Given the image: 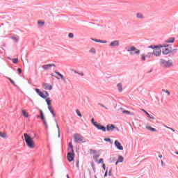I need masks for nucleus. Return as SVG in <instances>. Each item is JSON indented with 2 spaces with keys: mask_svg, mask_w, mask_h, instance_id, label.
Segmentation results:
<instances>
[{
  "mask_svg": "<svg viewBox=\"0 0 178 178\" xmlns=\"http://www.w3.org/2000/svg\"><path fill=\"white\" fill-rule=\"evenodd\" d=\"M24 137L25 143H26V145L29 147V148H34V140H33V138H31L27 134H24Z\"/></svg>",
  "mask_w": 178,
  "mask_h": 178,
  "instance_id": "obj_1",
  "label": "nucleus"
},
{
  "mask_svg": "<svg viewBox=\"0 0 178 178\" xmlns=\"http://www.w3.org/2000/svg\"><path fill=\"white\" fill-rule=\"evenodd\" d=\"M160 65L163 67H170V66H172L173 65V61H172V60L166 61V60H163V58H161L160 59Z\"/></svg>",
  "mask_w": 178,
  "mask_h": 178,
  "instance_id": "obj_2",
  "label": "nucleus"
},
{
  "mask_svg": "<svg viewBox=\"0 0 178 178\" xmlns=\"http://www.w3.org/2000/svg\"><path fill=\"white\" fill-rule=\"evenodd\" d=\"M74 138L76 143H86V139H84V137L81 136V135L79 134H74Z\"/></svg>",
  "mask_w": 178,
  "mask_h": 178,
  "instance_id": "obj_3",
  "label": "nucleus"
},
{
  "mask_svg": "<svg viewBox=\"0 0 178 178\" xmlns=\"http://www.w3.org/2000/svg\"><path fill=\"white\" fill-rule=\"evenodd\" d=\"M67 159L70 162H73V161H74V151L68 152V153L67 154Z\"/></svg>",
  "mask_w": 178,
  "mask_h": 178,
  "instance_id": "obj_4",
  "label": "nucleus"
},
{
  "mask_svg": "<svg viewBox=\"0 0 178 178\" xmlns=\"http://www.w3.org/2000/svg\"><path fill=\"white\" fill-rule=\"evenodd\" d=\"M162 54V50H161V47H159V45L156 46V48L153 50V55L154 56H161V54Z\"/></svg>",
  "mask_w": 178,
  "mask_h": 178,
  "instance_id": "obj_5",
  "label": "nucleus"
},
{
  "mask_svg": "<svg viewBox=\"0 0 178 178\" xmlns=\"http://www.w3.org/2000/svg\"><path fill=\"white\" fill-rule=\"evenodd\" d=\"M114 145H115V147L117 149H119L120 151H123V145H122V143L119 142V140H116L114 142Z\"/></svg>",
  "mask_w": 178,
  "mask_h": 178,
  "instance_id": "obj_6",
  "label": "nucleus"
},
{
  "mask_svg": "<svg viewBox=\"0 0 178 178\" xmlns=\"http://www.w3.org/2000/svg\"><path fill=\"white\" fill-rule=\"evenodd\" d=\"M35 91H36L37 94L40 97H41V98H42L43 99H47V96H45V95L44 94V92H41V90H40V89L35 88Z\"/></svg>",
  "mask_w": 178,
  "mask_h": 178,
  "instance_id": "obj_7",
  "label": "nucleus"
},
{
  "mask_svg": "<svg viewBox=\"0 0 178 178\" xmlns=\"http://www.w3.org/2000/svg\"><path fill=\"white\" fill-rule=\"evenodd\" d=\"M172 52V47L170 48H165L162 50L163 55H169Z\"/></svg>",
  "mask_w": 178,
  "mask_h": 178,
  "instance_id": "obj_8",
  "label": "nucleus"
},
{
  "mask_svg": "<svg viewBox=\"0 0 178 178\" xmlns=\"http://www.w3.org/2000/svg\"><path fill=\"white\" fill-rule=\"evenodd\" d=\"M95 127H96V129H97V130H102V131H104V133H105V131H106V127H105V126H104L99 123Z\"/></svg>",
  "mask_w": 178,
  "mask_h": 178,
  "instance_id": "obj_9",
  "label": "nucleus"
},
{
  "mask_svg": "<svg viewBox=\"0 0 178 178\" xmlns=\"http://www.w3.org/2000/svg\"><path fill=\"white\" fill-rule=\"evenodd\" d=\"M106 129L107 131H113V130H115V125L112 124H108L106 125Z\"/></svg>",
  "mask_w": 178,
  "mask_h": 178,
  "instance_id": "obj_10",
  "label": "nucleus"
},
{
  "mask_svg": "<svg viewBox=\"0 0 178 178\" xmlns=\"http://www.w3.org/2000/svg\"><path fill=\"white\" fill-rule=\"evenodd\" d=\"M53 66L55 67L56 65H55V64H47V65H43L42 67V69H44V70H48L49 67H52Z\"/></svg>",
  "mask_w": 178,
  "mask_h": 178,
  "instance_id": "obj_11",
  "label": "nucleus"
},
{
  "mask_svg": "<svg viewBox=\"0 0 178 178\" xmlns=\"http://www.w3.org/2000/svg\"><path fill=\"white\" fill-rule=\"evenodd\" d=\"M40 115H37V119H41V120H45V115H44L42 110H40Z\"/></svg>",
  "mask_w": 178,
  "mask_h": 178,
  "instance_id": "obj_12",
  "label": "nucleus"
},
{
  "mask_svg": "<svg viewBox=\"0 0 178 178\" xmlns=\"http://www.w3.org/2000/svg\"><path fill=\"white\" fill-rule=\"evenodd\" d=\"M109 47H119V40H114L111 42L109 44Z\"/></svg>",
  "mask_w": 178,
  "mask_h": 178,
  "instance_id": "obj_13",
  "label": "nucleus"
},
{
  "mask_svg": "<svg viewBox=\"0 0 178 178\" xmlns=\"http://www.w3.org/2000/svg\"><path fill=\"white\" fill-rule=\"evenodd\" d=\"M90 40H92V41H95V42H100L101 44H106V42H108L106 40H101L98 39H94L92 38H91Z\"/></svg>",
  "mask_w": 178,
  "mask_h": 178,
  "instance_id": "obj_14",
  "label": "nucleus"
},
{
  "mask_svg": "<svg viewBox=\"0 0 178 178\" xmlns=\"http://www.w3.org/2000/svg\"><path fill=\"white\" fill-rule=\"evenodd\" d=\"M43 88L44 90H52V86L46 83H43Z\"/></svg>",
  "mask_w": 178,
  "mask_h": 178,
  "instance_id": "obj_15",
  "label": "nucleus"
},
{
  "mask_svg": "<svg viewBox=\"0 0 178 178\" xmlns=\"http://www.w3.org/2000/svg\"><path fill=\"white\" fill-rule=\"evenodd\" d=\"M125 49L127 51V52H131L136 51V48L134 46H131L130 47H125Z\"/></svg>",
  "mask_w": 178,
  "mask_h": 178,
  "instance_id": "obj_16",
  "label": "nucleus"
},
{
  "mask_svg": "<svg viewBox=\"0 0 178 178\" xmlns=\"http://www.w3.org/2000/svg\"><path fill=\"white\" fill-rule=\"evenodd\" d=\"M143 112H144V113H145L146 116H147V118H149V119H152V120H154L155 118H154V116L149 115L148 113V112H147L145 110L142 109Z\"/></svg>",
  "mask_w": 178,
  "mask_h": 178,
  "instance_id": "obj_17",
  "label": "nucleus"
},
{
  "mask_svg": "<svg viewBox=\"0 0 178 178\" xmlns=\"http://www.w3.org/2000/svg\"><path fill=\"white\" fill-rule=\"evenodd\" d=\"M175 38H170L165 40V42H167L168 44H173V42H175Z\"/></svg>",
  "mask_w": 178,
  "mask_h": 178,
  "instance_id": "obj_18",
  "label": "nucleus"
},
{
  "mask_svg": "<svg viewBox=\"0 0 178 178\" xmlns=\"http://www.w3.org/2000/svg\"><path fill=\"white\" fill-rule=\"evenodd\" d=\"M120 111L121 112H122V113L125 114V115H131V113L129 111L127 110H123V108H120Z\"/></svg>",
  "mask_w": 178,
  "mask_h": 178,
  "instance_id": "obj_19",
  "label": "nucleus"
},
{
  "mask_svg": "<svg viewBox=\"0 0 178 178\" xmlns=\"http://www.w3.org/2000/svg\"><path fill=\"white\" fill-rule=\"evenodd\" d=\"M117 87L118 88V91L120 92H122V91H123V85L122 84V83H120L117 85Z\"/></svg>",
  "mask_w": 178,
  "mask_h": 178,
  "instance_id": "obj_20",
  "label": "nucleus"
},
{
  "mask_svg": "<svg viewBox=\"0 0 178 178\" xmlns=\"http://www.w3.org/2000/svg\"><path fill=\"white\" fill-rule=\"evenodd\" d=\"M146 129L147 130H149L150 131H153V132H156L157 131L156 129L152 128V127H151V126L146 127Z\"/></svg>",
  "mask_w": 178,
  "mask_h": 178,
  "instance_id": "obj_21",
  "label": "nucleus"
},
{
  "mask_svg": "<svg viewBox=\"0 0 178 178\" xmlns=\"http://www.w3.org/2000/svg\"><path fill=\"white\" fill-rule=\"evenodd\" d=\"M136 17L138 19H144V15H143V13H138L136 14Z\"/></svg>",
  "mask_w": 178,
  "mask_h": 178,
  "instance_id": "obj_22",
  "label": "nucleus"
},
{
  "mask_svg": "<svg viewBox=\"0 0 178 178\" xmlns=\"http://www.w3.org/2000/svg\"><path fill=\"white\" fill-rule=\"evenodd\" d=\"M46 102L48 105V107H50L51 106V104L52 102V101L51 100V98L48 97L46 99Z\"/></svg>",
  "mask_w": 178,
  "mask_h": 178,
  "instance_id": "obj_23",
  "label": "nucleus"
},
{
  "mask_svg": "<svg viewBox=\"0 0 178 178\" xmlns=\"http://www.w3.org/2000/svg\"><path fill=\"white\" fill-rule=\"evenodd\" d=\"M117 161L120 163H122V162H123V161H124V158H123L122 156H118V159Z\"/></svg>",
  "mask_w": 178,
  "mask_h": 178,
  "instance_id": "obj_24",
  "label": "nucleus"
},
{
  "mask_svg": "<svg viewBox=\"0 0 178 178\" xmlns=\"http://www.w3.org/2000/svg\"><path fill=\"white\" fill-rule=\"evenodd\" d=\"M159 48H168V47H169V44H168L167 43H164L163 44H159Z\"/></svg>",
  "mask_w": 178,
  "mask_h": 178,
  "instance_id": "obj_25",
  "label": "nucleus"
},
{
  "mask_svg": "<svg viewBox=\"0 0 178 178\" xmlns=\"http://www.w3.org/2000/svg\"><path fill=\"white\" fill-rule=\"evenodd\" d=\"M104 141L106 143H110V144H113V140H111V139L109 138H105Z\"/></svg>",
  "mask_w": 178,
  "mask_h": 178,
  "instance_id": "obj_26",
  "label": "nucleus"
},
{
  "mask_svg": "<svg viewBox=\"0 0 178 178\" xmlns=\"http://www.w3.org/2000/svg\"><path fill=\"white\" fill-rule=\"evenodd\" d=\"M22 113L23 116H24V118H29V114H27V112L26 111V110H22Z\"/></svg>",
  "mask_w": 178,
  "mask_h": 178,
  "instance_id": "obj_27",
  "label": "nucleus"
},
{
  "mask_svg": "<svg viewBox=\"0 0 178 178\" xmlns=\"http://www.w3.org/2000/svg\"><path fill=\"white\" fill-rule=\"evenodd\" d=\"M91 123L93 124V126H95V127H96L99 124L98 122H95V120L94 118L91 119Z\"/></svg>",
  "mask_w": 178,
  "mask_h": 178,
  "instance_id": "obj_28",
  "label": "nucleus"
},
{
  "mask_svg": "<svg viewBox=\"0 0 178 178\" xmlns=\"http://www.w3.org/2000/svg\"><path fill=\"white\" fill-rule=\"evenodd\" d=\"M68 145H69V147L70 149V151L72 152H73V151H74V149H73V143H72V142H70Z\"/></svg>",
  "mask_w": 178,
  "mask_h": 178,
  "instance_id": "obj_29",
  "label": "nucleus"
},
{
  "mask_svg": "<svg viewBox=\"0 0 178 178\" xmlns=\"http://www.w3.org/2000/svg\"><path fill=\"white\" fill-rule=\"evenodd\" d=\"M98 158H99V154H96L95 156H93V159L94 161H95V162H98Z\"/></svg>",
  "mask_w": 178,
  "mask_h": 178,
  "instance_id": "obj_30",
  "label": "nucleus"
},
{
  "mask_svg": "<svg viewBox=\"0 0 178 178\" xmlns=\"http://www.w3.org/2000/svg\"><path fill=\"white\" fill-rule=\"evenodd\" d=\"M0 137L2 138H6V134L3 132L0 131Z\"/></svg>",
  "mask_w": 178,
  "mask_h": 178,
  "instance_id": "obj_31",
  "label": "nucleus"
},
{
  "mask_svg": "<svg viewBox=\"0 0 178 178\" xmlns=\"http://www.w3.org/2000/svg\"><path fill=\"white\" fill-rule=\"evenodd\" d=\"M8 79L11 83V84H13V86H15V87H16V83H15V81H13V79H10L9 77L8 78Z\"/></svg>",
  "mask_w": 178,
  "mask_h": 178,
  "instance_id": "obj_32",
  "label": "nucleus"
},
{
  "mask_svg": "<svg viewBox=\"0 0 178 178\" xmlns=\"http://www.w3.org/2000/svg\"><path fill=\"white\" fill-rule=\"evenodd\" d=\"M176 52H177V49H172V47H171L170 54H172V55H175V54H176Z\"/></svg>",
  "mask_w": 178,
  "mask_h": 178,
  "instance_id": "obj_33",
  "label": "nucleus"
},
{
  "mask_svg": "<svg viewBox=\"0 0 178 178\" xmlns=\"http://www.w3.org/2000/svg\"><path fill=\"white\" fill-rule=\"evenodd\" d=\"M12 62H13V63H14V64H16V63H17V62H19V58H13L12 59Z\"/></svg>",
  "mask_w": 178,
  "mask_h": 178,
  "instance_id": "obj_34",
  "label": "nucleus"
},
{
  "mask_svg": "<svg viewBox=\"0 0 178 178\" xmlns=\"http://www.w3.org/2000/svg\"><path fill=\"white\" fill-rule=\"evenodd\" d=\"M153 55H154L153 52H149V53H147L146 56H147V58H151V56H152Z\"/></svg>",
  "mask_w": 178,
  "mask_h": 178,
  "instance_id": "obj_35",
  "label": "nucleus"
},
{
  "mask_svg": "<svg viewBox=\"0 0 178 178\" xmlns=\"http://www.w3.org/2000/svg\"><path fill=\"white\" fill-rule=\"evenodd\" d=\"M91 167H92V169L94 173H95L96 169H95V165H94L93 163H91Z\"/></svg>",
  "mask_w": 178,
  "mask_h": 178,
  "instance_id": "obj_36",
  "label": "nucleus"
},
{
  "mask_svg": "<svg viewBox=\"0 0 178 178\" xmlns=\"http://www.w3.org/2000/svg\"><path fill=\"white\" fill-rule=\"evenodd\" d=\"M140 49H136L134 51L135 55H140Z\"/></svg>",
  "mask_w": 178,
  "mask_h": 178,
  "instance_id": "obj_37",
  "label": "nucleus"
},
{
  "mask_svg": "<svg viewBox=\"0 0 178 178\" xmlns=\"http://www.w3.org/2000/svg\"><path fill=\"white\" fill-rule=\"evenodd\" d=\"M90 154H97V150H94L92 149H90Z\"/></svg>",
  "mask_w": 178,
  "mask_h": 178,
  "instance_id": "obj_38",
  "label": "nucleus"
},
{
  "mask_svg": "<svg viewBox=\"0 0 178 178\" xmlns=\"http://www.w3.org/2000/svg\"><path fill=\"white\" fill-rule=\"evenodd\" d=\"M76 115H78V116H79V118H81V113H80V111L79 110H76Z\"/></svg>",
  "mask_w": 178,
  "mask_h": 178,
  "instance_id": "obj_39",
  "label": "nucleus"
},
{
  "mask_svg": "<svg viewBox=\"0 0 178 178\" xmlns=\"http://www.w3.org/2000/svg\"><path fill=\"white\" fill-rule=\"evenodd\" d=\"M68 37L69 38H73L74 37V34H73V33H70L68 34Z\"/></svg>",
  "mask_w": 178,
  "mask_h": 178,
  "instance_id": "obj_40",
  "label": "nucleus"
},
{
  "mask_svg": "<svg viewBox=\"0 0 178 178\" xmlns=\"http://www.w3.org/2000/svg\"><path fill=\"white\" fill-rule=\"evenodd\" d=\"M11 38H12V40H13V41H15V42H17V41H19L17 38H16L15 36H11Z\"/></svg>",
  "mask_w": 178,
  "mask_h": 178,
  "instance_id": "obj_41",
  "label": "nucleus"
},
{
  "mask_svg": "<svg viewBox=\"0 0 178 178\" xmlns=\"http://www.w3.org/2000/svg\"><path fill=\"white\" fill-rule=\"evenodd\" d=\"M148 48H151L152 49L155 50V49H156V46H155V45H150V46L148 47Z\"/></svg>",
  "mask_w": 178,
  "mask_h": 178,
  "instance_id": "obj_42",
  "label": "nucleus"
},
{
  "mask_svg": "<svg viewBox=\"0 0 178 178\" xmlns=\"http://www.w3.org/2000/svg\"><path fill=\"white\" fill-rule=\"evenodd\" d=\"M89 52H90L91 54H95V48L90 49V50L89 51Z\"/></svg>",
  "mask_w": 178,
  "mask_h": 178,
  "instance_id": "obj_43",
  "label": "nucleus"
},
{
  "mask_svg": "<svg viewBox=\"0 0 178 178\" xmlns=\"http://www.w3.org/2000/svg\"><path fill=\"white\" fill-rule=\"evenodd\" d=\"M38 24H41V26H44V24H45V22L42 21H38Z\"/></svg>",
  "mask_w": 178,
  "mask_h": 178,
  "instance_id": "obj_44",
  "label": "nucleus"
},
{
  "mask_svg": "<svg viewBox=\"0 0 178 178\" xmlns=\"http://www.w3.org/2000/svg\"><path fill=\"white\" fill-rule=\"evenodd\" d=\"M43 92H44V94H45V95H45L46 99H47V97H49V93H48V92H47V91L44 90V91H43Z\"/></svg>",
  "mask_w": 178,
  "mask_h": 178,
  "instance_id": "obj_45",
  "label": "nucleus"
},
{
  "mask_svg": "<svg viewBox=\"0 0 178 178\" xmlns=\"http://www.w3.org/2000/svg\"><path fill=\"white\" fill-rule=\"evenodd\" d=\"M50 76H51V77H55L56 79H57V80H59V77L55 76L54 73L50 74Z\"/></svg>",
  "mask_w": 178,
  "mask_h": 178,
  "instance_id": "obj_46",
  "label": "nucleus"
},
{
  "mask_svg": "<svg viewBox=\"0 0 178 178\" xmlns=\"http://www.w3.org/2000/svg\"><path fill=\"white\" fill-rule=\"evenodd\" d=\"M141 59H142V60L145 61V59H146L145 54H142Z\"/></svg>",
  "mask_w": 178,
  "mask_h": 178,
  "instance_id": "obj_47",
  "label": "nucleus"
},
{
  "mask_svg": "<svg viewBox=\"0 0 178 178\" xmlns=\"http://www.w3.org/2000/svg\"><path fill=\"white\" fill-rule=\"evenodd\" d=\"M98 163H104V159H99V161H98Z\"/></svg>",
  "mask_w": 178,
  "mask_h": 178,
  "instance_id": "obj_48",
  "label": "nucleus"
},
{
  "mask_svg": "<svg viewBox=\"0 0 178 178\" xmlns=\"http://www.w3.org/2000/svg\"><path fill=\"white\" fill-rule=\"evenodd\" d=\"M48 109L51 113H54V110H52V108L51 106L48 107Z\"/></svg>",
  "mask_w": 178,
  "mask_h": 178,
  "instance_id": "obj_49",
  "label": "nucleus"
},
{
  "mask_svg": "<svg viewBox=\"0 0 178 178\" xmlns=\"http://www.w3.org/2000/svg\"><path fill=\"white\" fill-rule=\"evenodd\" d=\"M102 169H104V170H106V165H105V163H103V164H102Z\"/></svg>",
  "mask_w": 178,
  "mask_h": 178,
  "instance_id": "obj_50",
  "label": "nucleus"
},
{
  "mask_svg": "<svg viewBox=\"0 0 178 178\" xmlns=\"http://www.w3.org/2000/svg\"><path fill=\"white\" fill-rule=\"evenodd\" d=\"M56 123V127L58 129V131H59L60 129H59V125H58V121H56V119L54 120Z\"/></svg>",
  "mask_w": 178,
  "mask_h": 178,
  "instance_id": "obj_51",
  "label": "nucleus"
},
{
  "mask_svg": "<svg viewBox=\"0 0 178 178\" xmlns=\"http://www.w3.org/2000/svg\"><path fill=\"white\" fill-rule=\"evenodd\" d=\"M17 72H18V73H19V74H22V68H18L17 69Z\"/></svg>",
  "mask_w": 178,
  "mask_h": 178,
  "instance_id": "obj_52",
  "label": "nucleus"
},
{
  "mask_svg": "<svg viewBox=\"0 0 178 178\" xmlns=\"http://www.w3.org/2000/svg\"><path fill=\"white\" fill-rule=\"evenodd\" d=\"M99 105H100V106H102V108H104L105 109H108V108L105 107V106L101 103L99 104Z\"/></svg>",
  "mask_w": 178,
  "mask_h": 178,
  "instance_id": "obj_53",
  "label": "nucleus"
},
{
  "mask_svg": "<svg viewBox=\"0 0 178 178\" xmlns=\"http://www.w3.org/2000/svg\"><path fill=\"white\" fill-rule=\"evenodd\" d=\"M108 176H112V168L109 170Z\"/></svg>",
  "mask_w": 178,
  "mask_h": 178,
  "instance_id": "obj_54",
  "label": "nucleus"
},
{
  "mask_svg": "<svg viewBox=\"0 0 178 178\" xmlns=\"http://www.w3.org/2000/svg\"><path fill=\"white\" fill-rule=\"evenodd\" d=\"M43 122V124H44V126H47V124H48V123H47V120H42Z\"/></svg>",
  "mask_w": 178,
  "mask_h": 178,
  "instance_id": "obj_55",
  "label": "nucleus"
},
{
  "mask_svg": "<svg viewBox=\"0 0 178 178\" xmlns=\"http://www.w3.org/2000/svg\"><path fill=\"white\" fill-rule=\"evenodd\" d=\"M59 77H60L61 80H65V76H63V75H62V74H60L59 75Z\"/></svg>",
  "mask_w": 178,
  "mask_h": 178,
  "instance_id": "obj_56",
  "label": "nucleus"
},
{
  "mask_svg": "<svg viewBox=\"0 0 178 178\" xmlns=\"http://www.w3.org/2000/svg\"><path fill=\"white\" fill-rule=\"evenodd\" d=\"M108 176V170H106L104 177H106Z\"/></svg>",
  "mask_w": 178,
  "mask_h": 178,
  "instance_id": "obj_57",
  "label": "nucleus"
},
{
  "mask_svg": "<svg viewBox=\"0 0 178 178\" xmlns=\"http://www.w3.org/2000/svg\"><path fill=\"white\" fill-rule=\"evenodd\" d=\"M58 137H60V129L58 131Z\"/></svg>",
  "mask_w": 178,
  "mask_h": 178,
  "instance_id": "obj_58",
  "label": "nucleus"
},
{
  "mask_svg": "<svg viewBox=\"0 0 178 178\" xmlns=\"http://www.w3.org/2000/svg\"><path fill=\"white\" fill-rule=\"evenodd\" d=\"M78 74L79 76H84V73H83V72H78Z\"/></svg>",
  "mask_w": 178,
  "mask_h": 178,
  "instance_id": "obj_59",
  "label": "nucleus"
},
{
  "mask_svg": "<svg viewBox=\"0 0 178 178\" xmlns=\"http://www.w3.org/2000/svg\"><path fill=\"white\" fill-rule=\"evenodd\" d=\"M114 130H116V131H120L119 128H118V127H115Z\"/></svg>",
  "mask_w": 178,
  "mask_h": 178,
  "instance_id": "obj_60",
  "label": "nucleus"
},
{
  "mask_svg": "<svg viewBox=\"0 0 178 178\" xmlns=\"http://www.w3.org/2000/svg\"><path fill=\"white\" fill-rule=\"evenodd\" d=\"M54 72L56 73V74H58V76H60V73L58 71H54Z\"/></svg>",
  "mask_w": 178,
  "mask_h": 178,
  "instance_id": "obj_61",
  "label": "nucleus"
},
{
  "mask_svg": "<svg viewBox=\"0 0 178 178\" xmlns=\"http://www.w3.org/2000/svg\"><path fill=\"white\" fill-rule=\"evenodd\" d=\"M165 92L168 94V95H170V92H169V90H166Z\"/></svg>",
  "mask_w": 178,
  "mask_h": 178,
  "instance_id": "obj_62",
  "label": "nucleus"
},
{
  "mask_svg": "<svg viewBox=\"0 0 178 178\" xmlns=\"http://www.w3.org/2000/svg\"><path fill=\"white\" fill-rule=\"evenodd\" d=\"M51 115L53 116V118H56V115L55 114V113H51Z\"/></svg>",
  "mask_w": 178,
  "mask_h": 178,
  "instance_id": "obj_63",
  "label": "nucleus"
},
{
  "mask_svg": "<svg viewBox=\"0 0 178 178\" xmlns=\"http://www.w3.org/2000/svg\"><path fill=\"white\" fill-rule=\"evenodd\" d=\"M130 55H135V53L133 52V51H131V52H130Z\"/></svg>",
  "mask_w": 178,
  "mask_h": 178,
  "instance_id": "obj_64",
  "label": "nucleus"
}]
</instances>
